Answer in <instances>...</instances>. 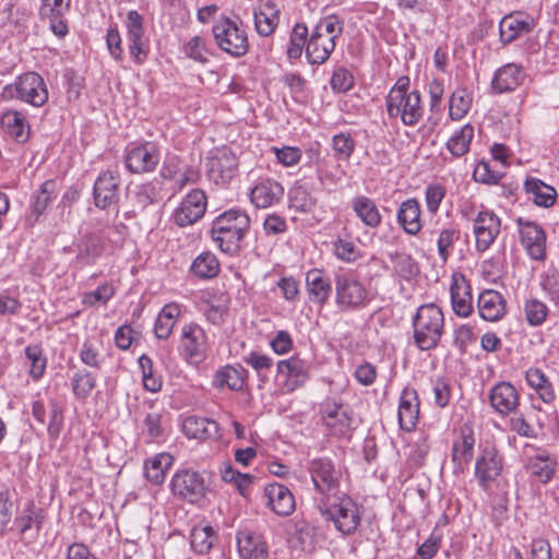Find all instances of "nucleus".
Listing matches in <instances>:
<instances>
[{
    "label": "nucleus",
    "instance_id": "nucleus-33",
    "mask_svg": "<svg viewBox=\"0 0 559 559\" xmlns=\"http://www.w3.org/2000/svg\"><path fill=\"white\" fill-rule=\"evenodd\" d=\"M524 80V72L521 66L508 63L497 70L491 86L496 93L514 91Z\"/></svg>",
    "mask_w": 559,
    "mask_h": 559
},
{
    "label": "nucleus",
    "instance_id": "nucleus-52",
    "mask_svg": "<svg viewBox=\"0 0 559 559\" xmlns=\"http://www.w3.org/2000/svg\"><path fill=\"white\" fill-rule=\"evenodd\" d=\"M317 199L304 187H295L289 191V205L292 209L308 213L316 206Z\"/></svg>",
    "mask_w": 559,
    "mask_h": 559
},
{
    "label": "nucleus",
    "instance_id": "nucleus-53",
    "mask_svg": "<svg viewBox=\"0 0 559 559\" xmlns=\"http://www.w3.org/2000/svg\"><path fill=\"white\" fill-rule=\"evenodd\" d=\"M308 28L305 24H296L289 37L287 56L290 59H298L307 46Z\"/></svg>",
    "mask_w": 559,
    "mask_h": 559
},
{
    "label": "nucleus",
    "instance_id": "nucleus-7",
    "mask_svg": "<svg viewBox=\"0 0 559 559\" xmlns=\"http://www.w3.org/2000/svg\"><path fill=\"white\" fill-rule=\"evenodd\" d=\"M308 472L314 486L316 498H331L341 493L342 469L329 457L310 461Z\"/></svg>",
    "mask_w": 559,
    "mask_h": 559
},
{
    "label": "nucleus",
    "instance_id": "nucleus-4",
    "mask_svg": "<svg viewBox=\"0 0 559 559\" xmlns=\"http://www.w3.org/2000/svg\"><path fill=\"white\" fill-rule=\"evenodd\" d=\"M442 310L433 305H423L413 318L414 342L420 350H430L439 344L443 334Z\"/></svg>",
    "mask_w": 559,
    "mask_h": 559
},
{
    "label": "nucleus",
    "instance_id": "nucleus-8",
    "mask_svg": "<svg viewBox=\"0 0 559 559\" xmlns=\"http://www.w3.org/2000/svg\"><path fill=\"white\" fill-rule=\"evenodd\" d=\"M366 286L353 275H335V304L341 311H354L365 308L369 302Z\"/></svg>",
    "mask_w": 559,
    "mask_h": 559
},
{
    "label": "nucleus",
    "instance_id": "nucleus-21",
    "mask_svg": "<svg viewBox=\"0 0 559 559\" xmlns=\"http://www.w3.org/2000/svg\"><path fill=\"white\" fill-rule=\"evenodd\" d=\"M490 406L502 417L515 414L520 406L516 388L507 381L496 383L488 392Z\"/></svg>",
    "mask_w": 559,
    "mask_h": 559
},
{
    "label": "nucleus",
    "instance_id": "nucleus-10",
    "mask_svg": "<svg viewBox=\"0 0 559 559\" xmlns=\"http://www.w3.org/2000/svg\"><path fill=\"white\" fill-rule=\"evenodd\" d=\"M503 469V457L495 444L486 443L475 463V477L484 490H489Z\"/></svg>",
    "mask_w": 559,
    "mask_h": 559
},
{
    "label": "nucleus",
    "instance_id": "nucleus-55",
    "mask_svg": "<svg viewBox=\"0 0 559 559\" xmlns=\"http://www.w3.org/2000/svg\"><path fill=\"white\" fill-rule=\"evenodd\" d=\"M139 365L142 371V380L144 388L150 392H158L162 389V380L153 371V361L147 355L139 358Z\"/></svg>",
    "mask_w": 559,
    "mask_h": 559
},
{
    "label": "nucleus",
    "instance_id": "nucleus-18",
    "mask_svg": "<svg viewBox=\"0 0 559 559\" xmlns=\"http://www.w3.org/2000/svg\"><path fill=\"white\" fill-rule=\"evenodd\" d=\"M120 177L117 173L106 170L94 182L93 198L95 205L102 210L116 207L119 201Z\"/></svg>",
    "mask_w": 559,
    "mask_h": 559
},
{
    "label": "nucleus",
    "instance_id": "nucleus-31",
    "mask_svg": "<svg viewBox=\"0 0 559 559\" xmlns=\"http://www.w3.org/2000/svg\"><path fill=\"white\" fill-rule=\"evenodd\" d=\"M2 131L17 143H26L29 139L31 127L26 117L17 110H7L0 117Z\"/></svg>",
    "mask_w": 559,
    "mask_h": 559
},
{
    "label": "nucleus",
    "instance_id": "nucleus-2",
    "mask_svg": "<svg viewBox=\"0 0 559 559\" xmlns=\"http://www.w3.org/2000/svg\"><path fill=\"white\" fill-rule=\"evenodd\" d=\"M320 514L334 524L343 535L354 534L361 521L358 504L346 493H337L331 498H316Z\"/></svg>",
    "mask_w": 559,
    "mask_h": 559
},
{
    "label": "nucleus",
    "instance_id": "nucleus-23",
    "mask_svg": "<svg viewBox=\"0 0 559 559\" xmlns=\"http://www.w3.org/2000/svg\"><path fill=\"white\" fill-rule=\"evenodd\" d=\"M472 288L463 274H453L450 286L451 305L454 313L467 318L473 312Z\"/></svg>",
    "mask_w": 559,
    "mask_h": 559
},
{
    "label": "nucleus",
    "instance_id": "nucleus-45",
    "mask_svg": "<svg viewBox=\"0 0 559 559\" xmlns=\"http://www.w3.org/2000/svg\"><path fill=\"white\" fill-rule=\"evenodd\" d=\"M533 26L524 20H520L513 15L504 16L499 24L500 39L506 44H510L523 34H528Z\"/></svg>",
    "mask_w": 559,
    "mask_h": 559
},
{
    "label": "nucleus",
    "instance_id": "nucleus-59",
    "mask_svg": "<svg viewBox=\"0 0 559 559\" xmlns=\"http://www.w3.org/2000/svg\"><path fill=\"white\" fill-rule=\"evenodd\" d=\"M158 189L154 182H145L136 187L134 191L135 205L145 210L148 205L157 202Z\"/></svg>",
    "mask_w": 559,
    "mask_h": 559
},
{
    "label": "nucleus",
    "instance_id": "nucleus-3",
    "mask_svg": "<svg viewBox=\"0 0 559 559\" xmlns=\"http://www.w3.org/2000/svg\"><path fill=\"white\" fill-rule=\"evenodd\" d=\"M344 21L331 14L322 17L314 26L306 46V56L310 63L322 64L335 49V39L343 33Z\"/></svg>",
    "mask_w": 559,
    "mask_h": 559
},
{
    "label": "nucleus",
    "instance_id": "nucleus-64",
    "mask_svg": "<svg viewBox=\"0 0 559 559\" xmlns=\"http://www.w3.org/2000/svg\"><path fill=\"white\" fill-rule=\"evenodd\" d=\"M272 151L274 152L277 162L285 167L295 166L301 159V151L296 146H283L281 148L272 147Z\"/></svg>",
    "mask_w": 559,
    "mask_h": 559
},
{
    "label": "nucleus",
    "instance_id": "nucleus-14",
    "mask_svg": "<svg viewBox=\"0 0 559 559\" xmlns=\"http://www.w3.org/2000/svg\"><path fill=\"white\" fill-rule=\"evenodd\" d=\"M124 25L129 52L138 64H142L150 52V44L145 36L143 16L136 10H130L127 13Z\"/></svg>",
    "mask_w": 559,
    "mask_h": 559
},
{
    "label": "nucleus",
    "instance_id": "nucleus-24",
    "mask_svg": "<svg viewBox=\"0 0 559 559\" xmlns=\"http://www.w3.org/2000/svg\"><path fill=\"white\" fill-rule=\"evenodd\" d=\"M267 507L280 516L292 514L296 508L295 498L288 487L273 483L264 488Z\"/></svg>",
    "mask_w": 559,
    "mask_h": 559
},
{
    "label": "nucleus",
    "instance_id": "nucleus-17",
    "mask_svg": "<svg viewBox=\"0 0 559 559\" xmlns=\"http://www.w3.org/2000/svg\"><path fill=\"white\" fill-rule=\"evenodd\" d=\"M206 195L201 189L191 190L180 202L174 213V221L180 227L194 224L206 211Z\"/></svg>",
    "mask_w": 559,
    "mask_h": 559
},
{
    "label": "nucleus",
    "instance_id": "nucleus-50",
    "mask_svg": "<svg viewBox=\"0 0 559 559\" xmlns=\"http://www.w3.org/2000/svg\"><path fill=\"white\" fill-rule=\"evenodd\" d=\"M25 358L29 365L28 373L35 381L39 380L46 370L47 358L44 355V349L39 344H32L24 349Z\"/></svg>",
    "mask_w": 559,
    "mask_h": 559
},
{
    "label": "nucleus",
    "instance_id": "nucleus-22",
    "mask_svg": "<svg viewBox=\"0 0 559 559\" xmlns=\"http://www.w3.org/2000/svg\"><path fill=\"white\" fill-rule=\"evenodd\" d=\"M206 170L209 177L216 185L227 183L236 174V156L226 147L217 150L207 158Z\"/></svg>",
    "mask_w": 559,
    "mask_h": 559
},
{
    "label": "nucleus",
    "instance_id": "nucleus-20",
    "mask_svg": "<svg viewBox=\"0 0 559 559\" xmlns=\"http://www.w3.org/2000/svg\"><path fill=\"white\" fill-rule=\"evenodd\" d=\"M277 379L287 392H293L302 386L309 378L307 362L293 356L277 362Z\"/></svg>",
    "mask_w": 559,
    "mask_h": 559
},
{
    "label": "nucleus",
    "instance_id": "nucleus-46",
    "mask_svg": "<svg viewBox=\"0 0 559 559\" xmlns=\"http://www.w3.org/2000/svg\"><path fill=\"white\" fill-rule=\"evenodd\" d=\"M217 539L216 532L210 525L195 526L191 531L190 545L199 555L209 554Z\"/></svg>",
    "mask_w": 559,
    "mask_h": 559
},
{
    "label": "nucleus",
    "instance_id": "nucleus-28",
    "mask_svg": "<svg viewBox=\"0 0 559 559\" xmlns=\"http://www.w3.org/2000/svg\"><path fill=\"white\" fill-rule=\"evenodd\" d=\"M284 194L283 186L273 179L260 180L250 192L251 202L259 209L277 204Z\"/></svg>",
    "mask_w": 559,
    "mask_h": 559
},
{
    "label": "nucleus",
    "instance_id": "nucleus-34",
    "mask_svg": "<svg viewBox=\"0 0 559 559\" xmlns=\"http://www.w3.org/2000/svg\"><path fill=\"white\" fill-rule=\"evenodd\" d=\"M475 438L474 432L469 427L461 429L460 438L453 442L452 445V461L455 468L463 471L474 455Z\"/></svg>",
    "mask_w": 559,
    "mask_h": 559
},
{
    "label": "nucleus",
    "instance_id": "nucleus-56",
    "mask_svg": "<svg viewBox=\"0 0 559 559\" xmlns=\"http://www.w3.org/2000/svg\"><path fill=\"white\" fill-rule=\"evenodd\" d=\"M334 157L340 160H347L355 150V140L347 132H341L332 138Z\"/></svg>",
    "mask_w": 559,
    "mask_h": 559
},
{
    "label": "nucleus",
    "instance_id": "nucleus-25",
    "mask_svg": "<svg viewBox=\"0 0 559 559\" xmlns=\"http://www.w3.org/2000/svg\"><path fill=\"white\" fill-rule=\"evenodd\" d=\"M419 416V400L415 389L405 388L400 396L399 424L404 431H412L417 424Z\"/></svg>",
    "mask_w": 559,
    "mask_h": 559
},
{
    "label": "nucleus",
    "instance_id": "nucleus-11",
    "mask_svg": "<svg viewBox=\"0 0 559 559\" xmlns=\"http://www.w3.org/2000/svg\"><path fill=\"white\" fill-rule=\"evenodd\" d=\"M323 426L329 433L336 438H349L353 431V418L342 402L333 399L324 400L320 405Z\"/></svg>",
    "mask_w": 559,
    "mask_h": 559
},
{
    "label": "nucleus",
    "instance_id": "nucleus-42",
    "mask_svg": "<svg viewBox=\"0 0 559 559\" xmlns=\"http://www.w3.org/2000/svg\"><path fill=\"white\" fill-rule=\"evenodd\" d=\"M181 314V308L176 302L165 305L159 311L155 324L154 334L158 340H167Z\"/></svg>",
    "mask_w": 559,
    "mask_h": 559
},
{
    "label": "nucleus",
    "instance_id": "nucleus-5",
    "mask_svg": "<svg viewBox=\"0 0 559 559\" xmlns=\"http://www.w3.org/2000/svg\"><path fill=\"white\" fill-rule=\"evenodd\" d=\"M216 46L233 58L243 57L249 50L247 32L241 21L222 15L212 26Z\"/></svg>",
    "mask_w": 559,
    "mask_h": 559
},
{
    "label": "nucleus",
    "instance_id": "nucleus-27",
    "mask_svg": "<svg viewBox=\"0 0 559 559\" xmlns=\"http://www.w3.org/2000/svg\"><path fill=\"white\" fill-rule=\"evenodd\" d=\"M182 432L188 439L206 441L217 439L219 435V425L205 417L188 416L182 421Z\"/></svg>",
    "mask_w": 559,
    "mask_h": 559
},
{
    "label": "nucleus",
    "instance_id": "nucleus-12",
    "mask_svg": "<svg viewBox=\"0 0 559 559\" xmlns=\"http://www.w3.org/2000/svg\"><path fill=\"white\" fill-rule=\"evenodd\" d=\"M420 93L412 91L408 94L386 96V112L391 118L400 117L405 126H415L423 117Z\"/></svg>",
    "mask_w": 559,
    "mask_h": 559
},
{
    "label": "nucleus",
    "instance_id": "nucleus-32",
    "mask_svg": "<svg viewBox=\"0 0 559 559\" xmlns=\"http://www.w3.org/2000/svg\"><path fill=\"white\" fill-rule=\"evenodd\" d=\"M237 546L242 559H262L267 554V547L262 536L251 531L238 532Z\"/></svg>",
    "mask_w": 559,
    "mask_h": 559
},
{
    "label": "nucleus",
    "instance_id": "nucleus-49",
    "mask_svg": "<svg viewBox=\"0 0 559 559\" xmlns=\"http://www.w3.org/2000/svg\"><path fill=\"white\" fill-rule=\"evenodd\" d=\"M190 270L199 278H213L219 272V262L214 253L202 252L193 260Z\"/></svg>",
    "mask_w": 559,
    "mask_h": 559
},
{
    "label": "nucleus",
    "instance_id": "nucleus-1",
    "mask_svg": "<svg viewBox=\"0 0 559 559\" xmlns=\"http://www.w3.org/2000/svg\"><path fill=\"white\" fill-rule=\"evenodd\" d=\"M250 228V218L241 210H228L212 223L211 237L221 251L234 254L240 250L241 241Z\"/></svg>",
    "mask_w": 559,
    "mask_h": 559
},
{
    "label": "nucleus",
    "instance_id": "nucleus-41",
    "mask_svg": "<svg viewBox=\"0 0 559 559\" xmlns=\"http://www.w3.org/2000/svg\"><path fill=\"white\" fill-rule=\"evenodd\" d=\"M104 246L95 236H84L76 243L75 263L79 267L92 265L103 254Z\"/></svg>",
    "mask_w": 559,
    "mask_h": 559
},
{
    "label": "nucleus",
    "instance_id": "nucleus-60",
    "mask_svg": "<svg viewBox=\"0 0 559 559\" xmlns=\"http://www.w3.org/2000/svg\"><path fill=\"white\" fill-rule=\"evenodd\" d=\"M63 427V409L57 400L49 401V423L47 426L48 435L51 439H57Z\"/></svg>",
    "mask_w": 559,
    "mask_h": 559
},
{
    "label": "nucleus",
    "instance_id": "nucleus-48",
    "mask_svg": "<svg viewBox=\"0 0 559 559\" xmlns=\"http://www.w3.org/2000/svg\"><path fill=\"white\" fill-rule=\"evenodd\" d=\"M58 189L55 180L48 179L44 181L33 197L32 211L38 217L47 206L57 198Z\"/></svg>",
    "mask_w": 559,
    "mask_h": 559
},
{
    "label": "nucleus",
    "instance_id": "nucleus-38",
    "mask_svg": "<svg viewBox=\"0 0 559 559\" xmlns=\"http://www.w3.org/2000/svg\"><path fill=\"white\" fill-rule=\"evenodd\" d=\"M527 385L535 391L537 396L546 404L556 400V392L552 382L539 368H530L525 372Z\"/></svg>",
    "mask_w": 559,
    "mask_h": 559
},
{
    "label": "nucleus",
    "instance_id": "nucleus-36",
    "mask_svg": "<svg viewBox=\"0 0 559 559\" xmlns=\"http://www.w3.org/2000/svg\"><path fill=\"white\" fill-rule=\"evenodd\" d=\"M16 528L21 535V540L26 545L33 544L41 530L43 515L34 509L25 510L15 520Z\"/></svg>",
    "mask_w": 559,
    "mask_h": 559
},
{
    "label": "nucleus",
    "instance_id": "nucleus-35",
    "mask_svg": "<svg viewBox=\"0 0 559 559\" xmlns=\"http://www.w3.org/2000/svg\"><path fill=\"white\" fill-rule=\"evenodd\" d=\"M352 209L361 223L369 228H377L382 223V215L376 202L366 195H356Z\"/></svg>",
    "mask_w": 559,
    "mask_h": 559
},
{
    "label": "nucleus",
    "instance_id": "nucleus-40",
    "mask_svg": "<svg viewBox=\"0 0 559 559\" xmlns=\"http://www.w3.org/2000/svg\"><path fill=\"white\" fill-rule=\"evenodd\" d=\"M280 21V10L272 1H266L254 11V25L259 35H271Z\"/></svg>",
    "mask_w": 559,
    "mask_h": 559
},
{
    "label": "nucleus",
    "instance_id": "nucleus-39",
    "mask_svg": "<svg viewBox=\"0 0 559 559\" xmlns=\"http://www.w3.org/2000/svg\"><path fill=\"white\" fill-rule=\"evenodd\" d=\"M524 189L537 206L547 209L556 202L557 192L555 188L538 178H527L524 182Z\"/></svg>",
    "mask_w": 559,
    "mask_h": 559
},
{
    "label": "nucleus",
    "instance_id": "nucleus-19",
    "mask_svg": "<svg viewBox=\"0 0 559 559\" xmlns=\"http://www.w3.org/2000/svg\"><path fill=\"white\" fill-rule=\"evenodd\" d=\"M500 229L501 221L492 211H480L474 218L473 226L477 251L484 252L489 249L500 234Z\"/></svg>",
    "mask_w": 559,
    "mask_h": 559
},
{
    "label": "nucleus",
    "instance_id": "nucleus-29",
    "mask_svg": "<svg viewBox=\"0 0 559 559\" xmlns=\"http://www.w3.org/2000/svg\"><path fill=\"white\" fill-rule=\"evenodd\" d=\"M477 308L481 319L497 322L506 314V300L500 293L487 289L479 294Z\"/></svg>",
    "mask_w": 559,
    "mask_h": 559
},
{
    "label": "nucleus",
    "instance_id": "nucleus-58",
    "mask_svg": "<svg viewBox=\"0 0 559 559\" xmlns=\"http://www.w3.org/2000/svg\"><path fill=\"white\" fill-rule=\"evenodd\" d=\"M524 312L527 323L532 326H538L546 320L548 308L544 302L533 298L525 301Z\"/></svg>",
    "mask_w": 559,
    "mask_h": 559
},
{
    "label": "nucleus",
    "instance_id": "nucleus-63",
    "mask_svg": "<svg viewBox=\"0 0 559 559\" xmlns=\"http://www.w3.org/2000/svg\"><path fill=\"white\" fill-rule=\"evenodd\" d=\"M185 53L193 59L194 61L205 63L207 62V49L205 46V41L200 36L192 37L185 46Z\"/></svg>",
    "mask_w": 559,
    "mask_h": 559
},
{
    "label": "nucleus",
    "instance_id": "nucleus-51",
    "mask_svg": "<svg viewBox=\"0 0 559 559\" xmlns=\"http://www.w3.org/2000/svg\"><path fill=\"white\" fill-rule=\"evenodd\" d=\"M473 136L474 128L467 123L449 139L447 147L454 157H461L468 152Z\"/></svg>",
    "mask_w": 559,
    "mask_h": 559
},
{
    "label": "nucleus",
    "instance_id": "nucleus-44",
    "mask_svg": "<svg viewBox=\"0 0 559 559\" xmlns=\"http://www.w3.org/2000/svg\"><path fill=\"white\" fill-rule=\"evenodd\" d=\"M174 457L169 453H158L144 463L145 477L154 485L165 480L167 469L173 465Z\"/></svg>",
    "mask_w": 559,
    "mask_h": 559
},
{
    "label": "nucleus",
    "instance_id": "nucleus-47",
    "mask_svg": "<svg viewBox=\"0 0 559 559\" xmlns=\"http://www.w3.org/2000/svg\"><path fill=\"white\" fill-rule=\"evenodd\" d=\"M473 94L466 87H457L449 102V116L452 120L462 119L471 109Z\"/></svg>",
    "mask_w": 559,
    "mask_h": 559
},
{
    "label": "nucleus",
    "instance_id": "nucleus-61",
    "mask_svg": "<svg viewBox=\"0 0 559 559\" xmlns=\"http://www.w3.org/2000/svg\"><path fill=\"white\" fill-rule=\"evenodd\" d=\"M71 0H41L39 8L40 19L63 17L70 10Z\"/></svg>",
    "mask_w": 559,
    "mask_h": 559
},
{
    "label": "nucleus",
    "instance_id": "nucleus-16",
    "mask_svg": "<svg viewBox=\"0 0 559 559\" xmlns=\"http://www.w3.org/2000/svg\"><path fill=\"white\" fill-rule=\"evenodd\" d=\"M520 240L528 257L536 261L546 259V233L540 225L522 217L516 219Z\"/></svg>",
    "mask_w": 559,
    "mask_h": 559
},
{
    "label": "nucleus",
    "instance_id": "nucleus-62",
    "mask_svg": "<svg viewBox=\"0 0 559 559\" xmlns=\"http://www.w3.org/2000/svg\"><path fill=\"white\" fill-rule=\"evenodd\" d=\"M445 188L440 183H430L425 190V201L427 211L435 215L439 211L440 204L445 197Z\"/></svg>",
    "mask_w": 559,
    "mask_h": 559
},
{
    "label": "nucleus",
    "instance_id": "nucleus-26",
    "mask_svg": "<svg viewBox=\"0 0 559 559\" xmlns=\"http://www.w3.org/2000/svg\"><path fill=\"white\" fill-rule=\"evenodd\" d=\"M397 224L409 236H417L423 229L421 206L416 198L403 201L396 214Z\"/></svg>",
    "mask_w": 559,
    "mask_h": 559
},
{
    "label": "nucleus",
    "instance_id": "nucleus-6",
    "mask_svg": "<svg viewBox=\"0 0 559 559\" xmlns=\"http://www.w3.org/2000/svg\"><path fill=\"white\" fill-rule=\"evenodd\" d=\"M1 97L3 100L19 99L34 107H40L48 100V91L39 74L27 72L20 75L14 83L5 85Z\"/></svg>",
    "mask_w": 559,
    "mask_h": 559
},
{
    "label": "nucleus",
    "instance_id": "nucleus-13",
    "mask_svg": "<svg viewBox=\"0 0 559 559\" xmlns=\"http://www.w3.org/2000/svg\"><path fill=\"white\" fill-rule=\"evenodd\" d=\"M182 357L192 365H198L206 357L207 336L205 331L197 323L182 326L180 335Z\"/></svg>",
    "mask_w": 559,
    "mask_h": 559
},
{
    "label": "nucleus",
    "instance_id": "nucleus-37",
    "mask_svg": "<svg viewBox=\"0 0 559 559\" xmlns=\"http://www.w3.org/2000/svg\"><path fill=\"white\" fill-rule=\"evenodd\" d=\"M247 370L242 366L227 365L219 368L213 379L214 386L228 388L231 391H240L246 382Z\"/></svg>",
    "mask_w": 559,
    "mask_h": 559
},
{
    "label": "nucleus",
    "instance_id": "nucleus-15",
    "mask_svg": "<svg viewBox=\"0 0 559 559\" xmlns=\"http://www.w3.org/2000/svg\"><path fill=\"white\" fill-rule=\"evenodd\" d=\"M160 159L158 146L154 142L130 144L126 150V166L133 174L155 170Z\"/></svg>",
    "mask_w": 559,
    "mask_h": 559
},
{
    "label": "nucleus",
    "instance_id": "nucleus-57",
    "mask_svg": "<svg viewBox=\"0 0 559 559\" xmlns=\"http://www.w3.org/2000/svg\"><path fill=\"white\" fill-rule=\"evenodd\" d=\"M460 239V230L453 227L443 228L437 239L438 254L443 262L449 259L454 242Z\"/></svg>",
    "mask_w": 559,
    "mask_h": 559
},
{
    "label": "nucleus",
    "instance_id": "nucleus-43",
    "mask_svg": "<svg viewBox=\"0 0 559 559\" xmlns=\"http://www.w3.org/2000/svg\"><path fill=\"white\" fill-rule=\"evenodd\" d=\"M526 468L540 483L546 484L555 474L556 460L542 451L528 457Z\"/></svg>",
    "mask_w": 559,
    "mask_h": 559
},
{
    "label": "nucleus",
    "instance_id": "nucleus-30",
    "mask_svg": "<svg viewBox=\"0 0 559 559\" xmlns=\"http://www.w3.org/2000/svg\"><path fill=\"white\" fill-rule=\"evenodd\" d=\"M306 288L311 302L323 306L332 294L330 277L319 269H311L306 274Z\"/></svg>",
    "mask_w": 559,
    "mask_h": 559
},
{
    "label": "nucleus",
    "instance_id": "nucleus-54",
    "mask_svg": "<svg viewBox=\"0 0 559 559\" xmlns=\"http://www.w3.org/2000/svg\"><path fill=\"white\" fill-rule=\"evenodd\" d=\"M72 391L79 399H86L96 385V379L92 372L82 370L73 374L71 379Z\"/></svg>",
    "mask_w": 559,
    "mask_h": 559
},
{
    "label": "nucleus",
    "instance_id": "nucleus-9",
    "mask_svg": "<svg viewBox=\"0 0 559 559\" xmlns=\"http://www.w3.org/2000/svg\"><path fill=\"white\" fill-rule=\"evenodd\" d=\"M171 493L190 503L200 502L206 493L207 486L204 477L193 469H180L170 480Z\"/></svg>",
    "mask_w": 559,
    "mask_h": 559
}]
</instances>
